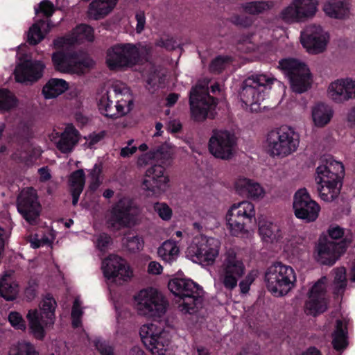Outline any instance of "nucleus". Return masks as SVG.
Returning a JSON list of instances; mask_svg holds the SVG:
<instances>
[{
	"mask_svg": "<svg viewBox=\"0 0 355 355\" xmlns=\"http://www.w3.org/2000/svg\"><path fill=\"white\" fill-rule=\"evenodd\" d=\"M133 106V98L128 88L116 83L107 91L98 103L102 114L108 118H119L129 113Z\"/></svg>",
	"mask_w": 355,
	"mask_h": 355,
	"instance_id": "f257e3e1",
	"label": "nucleus"
},
{
	"mask_svg": "<svg viewBox=\"0 0 355 355\" xmlns=\"http://www.w3.org/2000/svg\"><path fill=\"white\" fill-rule=\"evenodd\" d=\"M57 303L50 295H47L40 302V310H29L26 318L28 322L29 332L39 340H44L45 329L51 328L54 324L55 311Z\"/></svg>",
	"mask_w": 355,
	"mask_h": 355,
	"instance_id": "f03ea898",
	"label": "nucleus"
},
{
	"mask_svg": "<svg viewBox=\"0 0 355 355\" xmlns=\"http://www.w3.org/2000/svg\"><path fill=\"white\" fill-rule=\"evenodd\" d=\"M264 279L268 290L274 295L282 297L295 286L296 275L291 266L275 262L266 270Z\"/></svg>",
	"mask_w": 355,
	"mask_h": 355,
	"instance_id": "7ed1b4c3",
	"label": "nucleus"
},
{
	"mask_svg": "<svg viewBox=\"0 0 355 355\" xmlns=\"http://www.w3.org/2000/svg\"><path fill=\"white\" fill-rule=\"evenodd\" d=\"M168 287L174 295L182 300L180 307L185 313H193L202 306L203 291L192 280L175 278L169 281Z\"/></svg>",
	"mask_w": 355,
	"mask_h": 355,
	"instance_id": "20e7f679",
	"label": "nucleus"
},
{
	"mask_svg": "<svg viewBox=\"0 0 355 355\" xmlns=\"http://www.w3.org/2000/svg\"><path fill=\"white\" fill-rule=\"evenodd\" d=\"M298 146V135L288 126L272 130L267 135L266 149L272 157H285L294 153Z\"/></svg>",
	"mask_w": 355,
	"mask_h": 355,
	"instance_id": "39448f33",
	"label": "nucleus"
},
{
	"mask_svg": "<svg viewBox=\"0 0 355 355\" xmlns=\"http://www.w3.org/2000/svg\"><path fill=\"white\" fill-rule=\"evenodd\" d=\"M208 81L199 82L190 92L189 104L191 116L196 121L207 118L214 119L216 114V100L208 92Z\"/></svg>",
	"mask_w": 355,
	"mask_h": 355,
	"instance_id": "423d86ee",
	"label": "nucleus"
},
{
	"mask_svg": "<svg viewBox=\"0 0 355 355\" xmlns=\"http://www.w3.org/2000/svg\"><path fill=\"white\" fill-rule=\"evenodd\" d=\"M245 273V267L236 252L230 248L224 254V259L218 271V283L226 290L232 291L236 286L238 281Z\"/></svg>",
	"mask_w": 355,
	"mask_h": 355,
	"instance_id": "0eeeda50",
	"label": "nucleus"
},
{
	"mask_svg": "<svg viewBox=\"0 0 355 355\" xmlns=\"http://www.w3.org/2000/svg\"><path fill=\"white\" fill-rule=\"evenodd\" d=\"M275 78L265 74H253L246 78L241 83L239 97L248 106L259 105L264 100V92L270 89Z\"/></svg>",
	"mask_w": 355,
	"mask_h": 355,
	"instance_id": "6e6552de",
	"label": "nucleus"
},
{
	"mask_svg": "<svg viewBox=\"0 0 355 355\" xmlns=\"http://www.w3.org/2000/svg\"><path fill=\"white\" fill-rule=\"evenodd\" d=\"M279 67L288 77L293 92L302 94L311 88L312 77L305 63L294 58H285L279 62Z\"/></svg>",
	"mask_w": 355,
	"mask_h": 355,
	"instance_id": "1a4fd4ad",
	"label": "nucleus"
},
{
	"mask_svg": "<svg viewBox=\"0 0 355 355\" xmlns=\"http://www.w3.org/2000/svg\"><path fill=\"white\" fill-rule=\"evenodd\" d=\"M137 313L148 318L161 317L166 311L167 302L156 289H143L135 297Z\"/></svg>",
	"mask_w": 355,
	"mask_h": 355,
	"instance_id": "9d476101",
	"label": "nucleus"
},
{
	"mask_svg": "<svg viewBox=\"0 0 355 355\" xmlns=\"http://www.w3.org/2000/svg\"><path fill=\"white\" fill-rule=\"evenodd\" d=\"M220 248L218 239L201 235L193 239L188 252L196 262L208 266L214 263L219 255Z\"/></svg>",
	"mask_w": 355,
	"mask_h": 355,
	"instance_id": "9b49d317",
	"label": "nucleus"
},
{
	"mask_svg": "<svg viewBox=\"0 0 355 355\" xmlns=\"http://www.w3.org/2000/svg\"><path fill=\"white\" fill-rule=\"evenodd\" d=\"M318 5L316 0H292L281 10L277 17L287 24L304 22L315 15Z\"/></svg>",
	"mask_w": 355,
	"mask_h": 355,
	"instance_id": "f8f14e48",
	"label": "nucleus"
},
{
	"mask_svg": "<svg viewBox=\"0 0 355 355\" xmlns=\"http://www.w3.org/2000/svg\"><path fill=\"white\" fill-rule=\"evenodd\" d=\"M138 53L135 44H117L107 50L106 63L111 70L130 67L138 62Z\"/></svg>",
	"mask_w": 355,
	"mask_h": 355,
	"instance_id": "ddd939ff",
	"label": "nucleus"
},
{
	"mask_svg": "<svg viewBox=\"0 0 355 355\" xmlns=\"http://www.w3.org/2000/svg\"><path fill=\"white\" fill-rule=\"evenodd\" d=\"M255 218L254 205L249 201L234 204L226 215L228 229L233 236H239L245 232L247 223Z\"/></svg>",
	"mask_w": 355,
	"mask_h": 355,
	"instance_id": "4468645a",
	"label": "nucleus"
},
{
	"mask_svg": "<svg viewBox=\"0 0 355 355\" xmlns=\"http://www.w3.org/2000/svg\"><path fill=\"white\" fill-rule=\"evenodd\" d=\"M137 212L138 208L132 199L122 198L112 207L107 223L115 230L130 227Z\"/></svg>",
	"mask_w": 355,
	"mask_h": 355,
	"instance_id": "2eb2a0df",
	"label": "nucleus"
},
{
	"mask_svg": "<svg viewBox=\"0 0 355 355\" xmlns=\"http://www.w3.org/2000/svg\"><path fill=\"white\" fill-rule=\"evenodd\" d=\"M55 69L62 73L83 74L92 61L74 51H57L52 54Z\"/></svg>",
	"mask_w": 355,
	"mask_h": 355,
	"instance_id": "dca6fc26",
	"label": "nucleus"
},
{
	"mask_svg": "<svg viewBox=\"0 0 355 355\" xmlns=\"http://www.w3.org/2000/svg\"><path fill=\"white\" fill-rule=\"evenodd\" d=\"M236 138L235 135L223 130H214L209 141V150L215 157L228 160L235 152Z\"/></svg>",
	"mask_w": 355,
	"mask_h": 355,
	"instance_id": "f3484780",
	"label": "nucleus"
},
{
	"mask_svg": "<svg viewBox=\"0 0 355 355\" xmlns=\"http://www.w3.org/2000/svg\"><path fill=\"white\" fill-rule=\"evenodd\" d=\"M302 46L311 54L322 53L329 42V35L320 25L309 24L301 33Z\"/></svg>",
	"mask_w": 355,
	"mask_h": 355,
	"instance_id": "a211bd4d",
	"label": "nucleus"
},
{
	"mask_svg": "<svg viewBox=\"0 0 355 355\" xmlns=\"http://www.w3.org/2000/svg\"><path fill=\"white\" fill-rule=\"evenodd\" d=\"M293 207L295 216L306 223L315 221L320 210L319 205L311 198L306 189H300L295 193Z\"/></svg>",
	"mask_w": 355,
	"mask_h": 355,
	"instance_id": "6ab92c4d",
	"label": "nucleus"
},
{
	"mask_svg": "<svg viewBox=\"0 0 355 355\" xmlns=\"http://www.w3.org/2000/svg\"><path fill=\"white\" fill-rule=\"evenodd\" d=\"M169 178L161 165H153L145 173L141 187L149 195H160L168 187Z\"/></svg>",
	"mask_w": 355,
	"mask_h": 355,
	"instance_id": "aec40b11",
	"label": "nucleus"
},
{
	"mask_svg": "<svg viewBox=\"0 0 355 355\" xmlns=\"http://www.w3.org/2000/svg\"><path fill=\"white\" fill-rule=\"evenodd\" d=\"M17 209L30 224L36 223L41 206L37 200V192L33 188L23 189L17 198Z\"/></svg>",
	"mask_w": 355,
	"mask_h": 355,
	"instance_id": "412c9836",
	"label": "nucleus"
},
{
	"mask_svg": "<svg viewBox=\"0 0 355 355\" xmlns=\"http://www.w3.org/2000/svg\"><path fill=\"white\" fill-rule=\"evenodd\" d=\"M344 166L342 163L334 160L332 157L321 159V164L316 168L318 183L342 184L344 175Z\"/></svg>",
	"mask_w": 355,
	"mask_h": 355,
	"instance_id": "4be33fe9",
	"label": "nucleus"
},
{
	"mask_svg": "<svg viewBox=\"0 0 355 355\" xmlns=\"http://www.w3.org/2000/svg\"><path fill=\"white\" fill-rule=\"evenodd\" d=\"M346 241H331L327 237L320 238L317 246L318 260L323 265L332 266L345 251Z\"/></svg>",
	"mask_w": 355,
	"mask_h": 355,
	"instance_id": "5701e85b",
	"label": "nucleus"
},
{
	"mask_svg": "<svg viewBox=\"0 0 355 355\" xmlns=\"http://www.w3.org/2000/svg\"><path fill=\"white\" fill-rule=\"evenodd\" d=\"M326 291V278L323 277L312 286L309 292V300L305 304L307 314L315 315L327 309Z\"/></svg>",
	"mask_w": 355,
	"mask_h": 355,
	"instance_id": "b1692460",
	"label": "nucleus"
},
{
	"mask_svg": "<svg viewBox=\"0 0 355 355\" xmlns=\"http://www.w3.org/2000/svg\"><path fill=\"white\" fill-rule=\"evenodd\" d=\"M102 268L107 279L119 278L127 281L132 276V271L126 261L116 254H111L105 259Z\"/></svg>",
	"mask_w": 355,
	"mask_h": 355,
	"instance_id": "393cba45",
	"label": "nucleus"
},
{
	"mask_svg": "<svg viewBox=\"0 0 355 355\" xmlns=\"http://www.w3.org/2000/svg\"><path fill=\"white\" fill-rule=\"evenodd\" d=\"M44 69L42 62L26 60L16 67L14 71L15 78L21 83L35 82L42 76Z\"/></svg>",
	"mask_w": 355,
	"mask_h": 355,
	"instance_id": "a878e982",
	"label": "nucleus"
},
{
	"mask_svg": "<svg viewBox=\"0 0 355 355\" xmlns=\"http://www.w3.org/2000/svg\"><path fill=\"white\" fill-rule=\"evenodd\" d=\"M94 39L93 28L90 26L80 24L73 29L71 35L54 40L53 46L55 49H60L84 41L92 42Z\"/></svg>",
	"mask_w": 355,
	"mask_h": 355,
	"instance_id": "bb28decb",
	"label": "nucleus"
},
{
	"mask_svg": "<svg viewBox=\"0 0 355 355\" xmlns=\"http://www.w3.org/2000/svg\"><path fill=\"white\" fill-rule=\"evenodd\" d=\"M328 94L329 98L336 103L355 98V80H337L329 86Z\"/></svg>",
	"mask_w": 355,
	"mask_h": 355,
	"instance_id": "cd10ccee",
	"label": "nucleus"
},
{
	"mask_svg": "<svg viewBox=\"0 0 355 355\" xmlns=\"http://www.w3.org/2000/svg\"><path fill=\"white\" fill-rule=\"evenodd\" d=\"M171 150L166 144H162L160 146L150 150L140 156L137 160L139 166H144L153 161V165H168L171 159Z\"/></svg>",
	"mask_w": 355,
	"mask_h": 355,
	"instance_id": "c85d7f7f",
	"label": "nucleus"
},
{
	"mask_svg": "<svg viewBox=\"0 0 355 355\" xmlns=\"http://www.w3.org/2000/svg\"><path fill=\"white\" fill-rule=\"evenodd\" d=\"M235 189L240 194L246 195L253 198L263 195V189L258 182L244 177H240L236 180Z\"/></svg>",
	"mask_w": 355,
	"mask_h": 355,
	"instance_id": "c756f323",
	"label": "nucleus"
},
{
	"mask_svg": "<svg viewBox=\"0 0 355 355\" xmlns=\"http://www.w3.org/2000/svg\"><path fill=\"white\" fill-rule=\"evenodd\" d=\"M78 141V132L72 126H67L61 134L56 147L62 153H70Z\"/></svg>",
	"mask_w": 355,
	"mask_h": 355,
	"instance_id": "7c9ffc66",
	"label": "nucleus"
},
{
	"mask_svg": "<svg viewBox=\"0 0 355 355\" xmlns=\"http://www.w3.org/2000/svg\"><path fill=\"white\" fill-rule=\"evenodd\" d=\"M116 5L113 0H110L108 3L103 0H94L89 6L88 17L95 20L103 18L113 10Z\"/></svg>",
	"mask_w": 355,
	"mask_h": 355,
	"instance_id": "2f4dec72",
	"label": "nucleus"
},
{
	"mask_svg": "<svg viewBox=\"0 0 355 355\" xmlns=\"http://www.w3.org/2000/svg\"><path fill=\"white\" fill-rule=\"evenodd\" d=\"M85 182V176L83 169L75 171L69 176V184L73 206H76L78 202L79 196L84 189Z\"/></svg>",
	"mask_w": 355,
	"mask_h": 355,
	"instance_id": "473e14b6",
	"label": "nucleus"
},
{
	"mask_svg": "<svg viewBox=\"0 0 355 355\" xmlns=\"http://www.w3.org/2000/svg\"><path fill=\"white\" fill-rule=\"evenodd\" d=\"M333 110L327 105L318 103L312 107V119L317 127H324L329 123L333 116Z\"/></svg>",
	"mask_w": 355,
	"mask_h": 355,
	"instance_id": "72a5a7b5",
	"label": "nucleus"
},
{
	"mask_svg": "<svg viewBox=\"0 0 355 355\" xmlns=\"http://www.w3.org/2000/svg\"><path fill=\"white\" fill-rule=\"evenodd\" d=\"M324 12L329 17L342 19L349 13V3L347 0H330L324 3Z\"/></svg>",
	"mask_w": 355,
	"mask_h": 355,
	"instance_id": "f704fd0d",
	"label": "nucleus"
},
{
	"mask_svg": "<svg viewBox=\"0 0 355 355\" xmlns=\"http://www.w3.org/2000/svg\"><path fill=\"white\" fill-rule=\"evenodd\" d=\"M51 29L50 21L39 20L33 24L29 28L27 35V41L31 45L40 43Z\"/></svg>",
	"mask_w": 355,
	"mask_h": 355,
	"instance_id": "c9c22d12",
	"label": "nucleus"
},
{
	"mask_svg": "<svg viewBox=\"0 0 355 355\" xmlns=\"http://www.w3.org/2000/svg\"><path fill=\"white\" fill-rule=\"evenodd\" d=\"M69 87L63 79L51 78L44 86L42 93L46 98H53L64 93Z\"/></svg>",
	"mask_w": 355,
	"mask_h": 355,
	"instance_id": "e433bc0d",
	"label": "nucleus"
},
{
	"mask_svg": "<svg viewBox=\"0 0 355 355\" xmlns=\"http://www.w3.org/2000/svg\"><path fill=\"white\" fill-rule=\"evenodd\" d=\"M347 334L346 324L340 320H337L336 329L332 334V345L336 350H343L347 347L348 345Z\"/></svg>",
	"mask_w": 355,
	"mask_h": 355,
	"instance_id": "4c0bfd02",
	"label": "nucleus"
},
{
	"mask_svg": "<svg viewBox=\"0 0 355 355\" xmlns=\"http://www.w3.org/2000/svg\"><path fill=\"white\" fill-rule=\"evenodd\" d=\"M275 2L273 1H257L243 3L242 8L250 15H258L273 9Z\"/></svg>",
	"mask_w": 355,
	"mask_h": 355,
	"instance_id": "58836bf2",
	"label": "nucleus"
},
{
	"mask_svg": "<svg viewBox=\"0 0 355 355\" xmlns=\"http://www.w3.org/2000/svg\"><path fill=\"white\" fill-rule=\"evenodd\" d=\"M18 292L17 284L10 275H5L0 279V296L8 301L15 299Z\"/></svg>",
	"mask_w": 355,
	"mask_h": 355,
	"instance_id": "ea45409f",
	"label": "nucleus"
},
{
	"mask_svg": "<svg viewBox=\"0 0 355 355\" xmlns=\"http://www.w3.org/2000/svg\"><path fill=\"white\" fill-rule=\"evenodd\" d=\"M179 252L176 242L173 240H167L158 248L157 253L163 260L170 263L176 259Z\"/></svg>",
	"mask_w": 355,
	"mask_h": 355,
	"instance_id": "a19ab883",
	"label": "nucleus"
},
{
	"mask_svg": "<svg viewBox=\"0 0 355 355\" xmlns=\"http://www.w3.org/2000/svg\"><path fill=\"white\" fill-rule=\"evenodd\" d=\"M317 191L321 198L324 201L331 202L336 198L340 193L342 184H324L318 183Z\"/></svg>",
	"mask_w": 355,
	"mask_h": 355,
	"instance_id": "79ce46f5",
	"label": "nucleus"
},
{
	"mask_svg": "<svg viewBox=\"0 0 355 355\" xmlns=\"http://www.w3.org/2000/svg\"><path fill=\"white\" fill-rule=\"evenodd\" d=\"M259 231L262 239L266 242L272 243L281 237L279 227L270 222H260Z\"/></svg>",
	"mask_w": 355,
	"mask_h": 355,
	"instance_id": "37998d69",
	"label": "nucleus"
},
{
	"mask_svg": "<svg viewBox=\"0 0 355 355\" xmlns=\"http://www.w3.org/2000/svg\"><path fill=\"white\" fill-rule=\"evenodd\" d=\"M8 355H40V353L33 344L24 340L12 345L9 349Z\"/></svg>",
	"mask_w": 355,
	"mask_h": 355,
	"instance_id": "c03bdc74",
	"label": "nucleus"
},
{
	"mask_svg": "<svg viewBox=\"0 0 355 355\" xmlns=\"http://www.w3.org/2000/svg\"><path fill=\"white\" fill-rule=\"evenodd\" d=\"M165 336L164 331H159V333L153 338L151 345H148L146 348L154 355H164L166 347L169 344L168 340Z\"/></svg>",
	"mask_w": 355,
	"mask_h": 355,
	"instance_id": "a18cd8bd",
	"label": "nucleus"
},
{
	"mask_svg": "<svg viewBox=\"0 0 355 355\" xmlns=\"http://www.w3.org/2000/svg\"><path fill=\"white\" fill-rule=\"evenodd\" d=\"M15 96L7 89H0V112H6L17 107Z\"/></svg>",
	"mask_w": 355,
	"mask_h": 355,
	"instance_id": "49530a36",
	"label": "nucleus"
},
{
	"mask_svg": "<svg viewBox=\"0 0 355 355\" xmlns=\"http://www.w3.org/2000/svg\"><path fill=\"white\" fill-rule=\"evenodd\" d=\"M165 77V71L160 66L150 64L149 73L147 77V83L153 87L161 84Z\"/></svg>",
	"mask_w": 355,
	"mask_h": 355,
	"instance_id": "de8ad7c7",
	"label": "nucleus"
},
{
	"mask_svg": "<svg viewBox=\"0 0 355 355\" xmlns=\"http://www.w3.org/2000/svg\"><path fill=\"white\" fill-rule=\"evenodd\" d=\"M334 294H342L347 285L346 270L345 268L340 267L334 269Z\"/></svg>",
	"mask_w": 355,
	"mask_h": 355,
	"instance_id": "09e8293b",
	"label": "nucleus"
},
{
	"mask_svg": "<svg viewBox=\"0 0 355 355\" xmlns=\"http://www.w3.org/2000/svg\"><path fill=\"white\" fill-rule=\"evenodd\" d=\"M157 327L153 324H144L139 330V335L144 345H151L153 338L159 333L156 331Z\"/></svg>",
	"mask_w": 355,
	"mask_h": 355,
	"instance_id": "8fccbe9b",
	"label": "nucleus"
},
{
	"mask_svg": "<svg viewBox=\"0 0 355 355\" xmlns=\"http://www.w3.org/2000/svg\"><path fill=\"white\" fill-rule=\"evenodd\" d=\"M123 244L131 252L141 250L144 246V241L138 236H127L123 239Z\"/></svg>",
	"mask_w": 355,
	"mask_h": 355,
	"instance_id": "3c124183",
	"label": "nucleus"
},
{
	"mask_svg": "<svg viewBox=\"0 0 355 355\" xmlns=\"http://www.w3.org/2000/svg\"><path fill=\"white\" fill-rule=\"evenodd\" d=\"M230 58L227 56H218L209 64V71L214 73H220L229 63Z\"/></svg>",
	"mask_w": 355,
	"mask_h": 355,
	"instance_id": "603ef678",
	"label": "nucleus"
},
{
	"mask_svg": "<svg viewBox=\"0 0 355 355\" xmlns=\"http://www.w3.org/2000/svg\"><path fill=\"white\" fill-rule=\"evenodd\" d=\"M154 210L159 216L164 220H168L172 216V209L168 205L164 202H156L154 204Z\"/></svg>",
	"mask_w": 355,
	"mask_h": 355,
	"instance_id": "864d4df0",
	"label": "nucleus"
},
{
	"mask_svg": "<svg viewBox=\"0 0 355 355\" xmlns=\"http://www.w3.org/2000/svg\"><path fill=\"white\" fill-rule=\"evenodd\" d=\"M8 320L11 325L17 329L25 330L26 329V322L18 312H10L8 315Z\"/></svg>",
	"mask_w": 355,
	"mask_h": 355,
	"instance_id": "5fc2aeb1",
	"label": "nucleus"
},
{
	"mask_svg": "<svg viewBox=\"0 0 355 355\" xmlns=\"http://www.w3.org/2000/svg\"><path fill=\"white\" fill-rule=\"evenodd\" d=\"M96 349L101 355H114V347L108 342L103 340H96L94 342Z\"/></svg>",
	"mask_w": 355,
	"mask_h": 355,
	"instance_id": "6e6d98bb",
	"label": "nucleus"
},
{
	"mask_svg": "<svg viewBox=\"0 0 355 355\" xmlns=\"http://www.w3.org/2000/svg\"><path fill=\"white\" fill-rule=\"evenodd\" d=\"M54 6L49 0H44L40 4L37 8H35V12L37 14L40 12H42L46 17H49L54 12Z\"/></svg>",
	"mask_w": 355,
	"mask_h": 355,
	"instance_id": "4d7b16f0",
	"label": "nucleus"
},
{
	"mask_svg": "<svg viewBox=\"0 0 355 355\" xmlns=\"http://www.w3.org/2000/svg\"><path fill=\"white\" fill-rule=\"evenodd\" d=\"M112 243V238L108 234L102 233L98 236L96 246L101 251H105Z\"/></svg>",
	"mask_w": 355,
	"mask_h": 355,
	"instance_id": "13d9d810",
	"label": "nucleus"
},
{
	"mask_svg": "<svg viewBox=\"0 0 355 355\" xmlns=\"http://www.w3.org/2000/svg\"><path fill=\"white\" fill-rule=\"evenodd\" d=\"M256 273L253 271L249 272L247 276L239 283L241 292L243 294L247 293L250 290V286L254 281Z\"/></svg>",
	"mask_w": 355,
	"mask_h": 355,
	"instance_id": "bf43d9fd",
	"label": "nucleus"
},
{
	"mask_svg": "<svg viewBox=\"0 0 355 355\" xmlns=\"http://www.w3.org/2000/svg\"><path fill=\"white\" fill-rule=\"evenodd\" d=\"M230 21L236 25L242 27H249L252 24V20L250 17L247 16H240L235 15L230 18Z\"/></svg>",
	"mask_w": 355,
	"mask_h": 355,
	"instance_id": "052dcab7",
	"label": "nucleus"
},
{
	"mask_svg": "<svg viewBox=\"0 0 355 355\" xmlns=\"http://www.w3.org/2000/svg\"><path fill=\"white\" fill-rule=\"evenodd\" d=\"M137 51H139L138 62L141 58L148 61L153 53V47L149 44L139 45V47H137Z\"/></svg>",
	"mask_w": 355,
	"mask_h": 355,
	"instance_id": "680f3d73",
	"label": "nucleus"
},
{
	"mask_svg": "<svg viewBox=\"0 0 355 355\" xmlns=\"http://www.w3.org/2000/svg\"><path fill=\"white\" fill-rule=\"evenodd\" d=\"M135 18L137 20V26H136V31L138 33H140L145 27L146 24V17L145 13L142 10H139L137 12Z\"/></svg>",
	"mask_w": 355,
	"mask_h": 355,
	"instance_id": "e2e57ef3",
	"label": "nucleus"
},
{
	"mask_svg": "<svg viewBox=\"0 0 355 355\" xmlns=\"http://www.w3.org/2000/svg\"><path fill=\"white\" fill-rule=\"evenodd\" d=\"M156 45L160 47H164L166 50L172 51L176 46V42L173 38H166L165 40L161 39L156 42Z\"/></svg>",
	"mask_w": 355,
	"mask_h": 355,
	"instance_id": "0e129e2a",
	"label": "nucleus"
},
{
	"mask_svg": "<svg viewBox=\"0 0 355 355\" xmlns=\"http://www.w3.org/2000/svg\"><path fill=\"white\" fill-rule=\"evenodd\" d=\"M343 230L339 227H332L329 230V239L337 241L343 236Z\"/></svg>",
	"mask_w": 355,
	"mask_h": 355,
	"instance_id": "69168bd1",
	"label": "nucleus"
},
{
	"mask_svg": "<svg viewBox=\"0 0 355 355\" xmlns=\"http://www.w3.org/2000/svg\"><path fill=\"white\" fill-rule=\"evenodd\" d=\"M102 168L103 166L101 164H96L89 174L91 180H99V176L102 173Z\"/></svg>",
	"mask_w": 355,
	"mask_h": 355,
	"instance_id": "338daca9",
	"label": "nucleus"
},
{
	"mask_svg": "<svg viewBox=\"0 0 355 355\" xmlns=\"http://www.w3.org/2000/svg\"><path fill=\"white\" fill-rule=\"evenodd\" d=\"M162 266L156 261H151L148 264V271L150 274L159 275L162 272Z\"/></svg>",
	"mask_w": 355,
	"mask_h": 355,
	"instance_id": "774afa93",
	"label": "nucleus"
}]
</instances>
